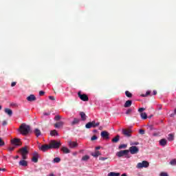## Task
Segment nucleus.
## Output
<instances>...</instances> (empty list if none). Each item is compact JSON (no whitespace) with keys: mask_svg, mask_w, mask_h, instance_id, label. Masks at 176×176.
I'll use <instances>...</instances> for the list:
<instances>
[{"mask_svg":"<svg viewBox=\"0 0 176 176\" xmlns=\"http://www.w3.org/2000/svg\"><path fill=\"white\" fill-rule=\"evenodd\" d=\"M19 131L22 134V135H28V134H30L31 131V126L30 125H27L25 123H23L19 126Z\"/></svg>","mask_w":176,"mask_h":176,"instance_id":"nucleus-1","label":"nucleus"},{"mask_svg":"<svg viewBox=\"0 0 176 176\" xmlns=\"http://www.w3.org/2000/svg\"><path fill=\"white\" fill-rule=\"evenodd\" d=\"M61 146V142H57L56 140H52L50 142V146L51 149H58L60 146Z\"/></svg>","mask_w":176,"mask_h":176,"instance_id":"nucleus-2","label":"nucleus"},{"mask_svg":"<svg viewBox=\"0 0 176 176\" xmlns=\"http://www.w3.org/2000/svg\"><path fill=\"white\" fill-rule=\"evenodd\" d=\"M19 152L21 154L22 159H23V160H25L28 157L27 155H28V150H27V146L20 148Z\"/></svg>","mask_w":176,"mask_h":176,"instance_id":"nucleus-3","label":"nucleus"},{"mask_svg":"<svg viewBox=\"0 0 176 176\" xmlns=\"http://www.w3.org/2000/svg\"><path fill=\"white\" fill-rule=\"evenodd\" d=\"M98 126H100V122H96L95 120L89 122L85 124L86 129H91V127L95 129V127H98Z\"/></svg>","mask_w":176,"mask_h":176,"instance_id":"nucleus-4","label":"nucleus"},{"mask_svg":"<svg viewBox=\"0 0 176 176\" xmlns=\"http://www.w3.org/2000/svg\"><path fill=\"white\" fill-rule=\"evenodd\" d=\"M116 155L118 157H123V156H125V157H126L127 159L130 157V156H129V150L118 151Z\"/></svg>","mask_w":176,"mask_h":176,"instance_id":"nucleus-5","label":"nucleus"},{"mask_svg":"<svg viewBox=\"0 0 176 176\" xmlns=\"http://www.w3.org/2000/svg\"><path fill=\"white\" fill-rule=\"evenodd\" d=\"M136 167L138 168H147V167H149V162L148 161H143L142 162L138 163Z\"/></svg>","mask_w":176,"mask_h":176,"instance_id":"nucleus-6","label":"nucleus"},{"mask_svg":"<svg viewBox=\"0 0 176 176\" xmlns=\"http://www.w3.org/2000/svg\"><path fill=\"white\" fill-rule=\"evenodd\" d=\"M129 152L131 155H137V153L140 152V148L135 146H132L129 149Z\"/></svg>","mask_w":176,"mask_h":176,"instance_id":"nucleus-7","label":"nucleus"},{"mask_svg":"<svg viewBox=\"0 0 176 176\" xmlns=\"http://www.w3.org/2000/svg\"><path fill=\"white\" fill-rule=\"evenodd\" d=\"M11 144L15 146H21V140L19 138H14L11 140Z\"/></svg>","mask_w":176,"mask_h":176,"instance_id":"nucleus-8","label":"nucleus"},{"mask_svg":"<svg viewBox=\"0 0 176 176\" xmlns=\"http://www.w3.org/2000/svg\"><path fill=\"white\" fill-rule=\"evenodd\" d=\"M38 149L42 152H47V151H49V149L52 148L50 147V144H43L40 147H38Z\"/></svg>","mask_w":176,"mask_h":176,"instance_id":"nucleus-9","label":"nucleus"},{"mask_svg":"<svg viewBox=\"0 0 176 176\" xmlns=\"http://www.w3.org/2000/svg\"><path fill=\"white\" fill-rule=\"evenodd\" d=\"M38 159L39 154L36 151H34L32 154V162H33V163H38Z\"/></svg>","mask_w":176,"mask_h":176,"instance_id":"nucleus-10","label":"nucleus"},{"mask_svg":"<svg viewBox=\"0 0 176 176\" xmlns=\"http://www.w3.org/2000/svg\"><path fill=\"white\" fill-rule=\"evenodd\" d=\"M78 96L79 97V98H80L82 100V101H89V96H87V95L83 94H82V93L80 91H79L78 93Z\"/></svg>","mask_w":176,"mask_h":176,"instance_id":"nucleus-11","label":"nucleus"},{"mask_svg":"<svg viewBox=\"0 0 176 176\" xmlns=\"http://www.w3.org/2000/svg\"><path fill=\"white\" fill-rule=\"evenodd\" d=\"M68 146L69 148H71L72 149H74V148H77L78 146V142H72V140H69L67 142Z\"/></svg>","mask_w":176,"mask_h":176,"instance_id":"nucleus-12","label":"nucleus"},{"mask_svg":"<svg viewBox=\"0 0 176 176\" xmlns=\"http://www.w3.org/2000/svg\"><path fill=\"white\" fill-rule=\"evenodd\" d=\"M101 138L104 140H109V133L106 131H103L100 133Z\"/></svg>","mask_w":176,"mask_h":176,"instance_id":"nucleus-13","label":"nucleus"},{"mask_svg":"<svg viewBox=\"0 0 176 176\" xmlns=\"http://www.w3.org/2000/svg\"><path fill=\"white\" fill-rule=\"evenodd\" d=\"M122 134L125 137H131V129H122Z\"/></svg>","mask_w":176,"mask_h":176,"instance_id":"nucleus-14","label":"nucleus"},{"mask_svg":"<svg viewBox=\"0 0 176 176\" xmlns=\"http://www.w3.org/2000/svg\"><path fill=\"white\" fill-rule=\"evenodd\" d=\"M27 100L30 102L32 101H36V97H35V95L31 94L30 96L27 97Z\"/></svg>","mask_w":176,"mask_h":176,"instance_id":"nucleus-15","label":"nucleus"},{"mask_svg":"<svg viewBox=\"0 0 176 176\" xmlns=\"http://www.w3.org/2000/svg\"><path fill=\"white\" fill-rule=\"evenodd\" d=\"M64 126V122L60 121L54 124V127L56 129H60V127H63Z\"/></svg>","mask_w":176,"mask_h":176,"instance_id":"nucleus-16","label":"nucleus"},{"mask_svg":"<svg viewBox=\"0 0 176 176\" xmlns=\"http://www.w3.org/2000/svg\"><path fill=\"white\" fill-rule=\"evenodd\" d=\"M80 122V119L74 118L73 121L71 122V126H75L76 124H79Z\"/></svg>","mask_w":176,"mask_h":176,"instance_id":"nucleus-17","label":"nucleus"},{"mask_svg":"<svg viewBox=\"0 0 176 176\" xmlns=\"http://www.w3.org/2000/svg\"><path fill=\"white\" fill-rule=\"evenodd\" d=\"M91 155L94 157H98L99 156H101V152H100L99 151H96L95 152L91 153Z\"/></svg>","mask_w":176,"mask_h":176,"instance_id":"nucleus-18","label":"nucleus"},{"mask_svg":"<svg viewBox=\"0 0 176 176\" xmlns=\"http://www.w3.org/2000/svg\"><path fill=\"white\" fill-rule=\"evenodd\" d=\"M160 145H161V146H166L167 145V140L161 139L160 140Z\"/></svg>","mask_w":176,"mask_h":176,"instance_id":"nucleus-19","label":"nucleus"},{"mask_svg":"<svg viewBox=\"0 0 176 176\" xmlns=\"http://www.w3.org/2000/svg\"><path fill=\"white\" fill-rule=\"evenodd\" d=\"M19 166H23V167H27V166H28V163L27 162V161L24 160V159H23L22 160H21L19 162Z\"/></svg>","mask_w":176,"mask_h":176,"instance_id":"nucleus-20","label":"nucleus"},{"mask_svg":"<svg viewBox=\"0 0 176 176\" xmlns=\"http://www.w3.org/2000/svg\"><path fill=\"white\" fill-rule=\"evenodd\" d=\"M131 104H133V101H131V100H127V101L125 102L124 107V108H130V107H131Z\"/></svg>","mask_w":176,"mask_h":176,"instance_id":"nucleus-21","label":"nucleus"},{"mask_svg":"<svg viewBox=\"0 0 176 176\" xmlns=\"http://www.w3.org/2000/svg\"><path fill=\"white\" fill-rule=\"evenodd\" d=\"M60 151L63 152V153H70L71 151L69 150L68 148L63 146L60 148Z\"/></svg>","mask_w":176,"mask_h":176,"instance_id":"nucleus-22","label":"nucleus"},{"mask_svg":"<svg viewBox=\"0 0 176 176\" xmlns=\"http://www.w3.org/2000/svg\"><path fill=\"white\" fill-rule=\"evenodd\" d=\"M5 112L8 116H12V115H13V111L10 109H5Z\"/></svg>","mask_w":176,"mask_h":176,"instance_id":"nucleus-23","label":"nucleus"},{"mask_svg":"<svg viewBox=\"0 0 176 176\" xmlns=\"http://www.w3.org/2000/svg\"><path fill=\"white\" fill-rule=\"evenodd\" d=\"M34 134H35L36 137H39V135H42V132H41V130H39L38 129H35Z\"/></svg>","mask_w":176,"mask_h":176,"instance_id":"nucleus-24","label":"nucleus"},{"mask_svg":"<svg viewBox=\"0 0 176 176\" xmlns=\"http://www.w3.org/2000/svg\"><path fill=\"white\" fill-rule=\"evenodd\" d=\"M80 116L81 117L82 120L83 121L86 120L87 116H86V113H85V112H80Z\"/></svg>","mask_w":176,"mask_h":176,"instance_id":"nucleus-25","label":"nucleus"},{"mask_svg":"<svg viewBox=\"0 0 176 176\" xmlns=\"http://www.w3.org/2000/svg\"><path fill=\"white\" fill-rule=\"evenodd\" d=\"M119 140H120V136L119 135H117L116 137H115L114 138H113L111 140L112 142H119Z\"/></svg>","mask_w":176,"mask_h":176,"instance_id":"nucleus-26","label":"nucleus"},{"mask_svg":"<svg viewBox=\"0 0 176 176\" xmlns=\"http://www.w3.org/2000/svg\"><path fill=\"white\" fill-rule=\"evenodd\" d=\"M107 175L108 176H120V173H115V172H110Z\"/></svg>","mask_w":176,"mask_h":176,"instance_id":"nucleus-27","label":"nucleus"},{"mask_svg":"<svg viewBox=\"0 0 176 176\" xmlns=\"http://www.w3.org/2000/svg\"><path fill=\"white\" fill-rule=\"evenodd\" d=\"M140 116L144 120H145V119H148V115H146V113H141Z\"/></svg>","mask_w":176,"mask_h":176,"instance_id":"nucleus-28","label":"nucleus"},{"mask_svg":"<svg viewBox=\"0 0 176 176\" xmlns=\"http://www.w3.org/2000/svg\"><path fill=\"white\" fill-rule=\"evenodd\" d=\"M50 135H52V137L54 135H58V133H57V131H56L54 129V130L51 131Z\"/></svg>","mask_w":176,"mask_h":176,"instance_id":"nucleus-29","label":"nucleus"},{"mask_svg":"<svg viewBox=\"0 0 176 176\" xmlns=\"http://www.w3.org/2000/svg\"><path fill=\"white\" fill-rule=\"evenodd\" d=\"M125 96H126V97H128L129 98H131V97H133V94L129 91H125Z\"/></svg>","mask_w":176,"mask_h":176,"instance_id":"nucleus-30","label":"nucleus"},{"mask_svg":"<svg viewBox=\"0 0 176 176\" xmlns=\"http://www.w3.org/2000/svg\"><path fill=\"white\" fill-rule=\"evenodd\" d=\"M168 140L169 141H174V135L173 134H168Z\"/></svg>","mask_w":176,"mask_h":176,"instance_id":"nucleus-31","label":"nucleus"},{"mask_svg":"<svg viewBox=\"0 0 176 176\" xmlns=\"http://www.w3.org/2000/svg\"><path fill=\"white\" fill-rule=\"evenodd\" d=\"M61 162V158L60 157H55L53 160V163H60Z\"/></svg>","mask_w":176,"mask_h":176,"instance_id":"nucleus-32","label":"nucleus"},{"mask_svg":"<svg viewBox=\"0 0 176 176\" xmlns=\"http://www.w3.org/2000/svg\"><path fill=\"white\" fill-rule=\"evenodd\" d=\"M63 119V117L60 115H56L55 117H54V120H56V122H58V120Z\"/></svg>","mask_w":176,"mask_h":176,"instance_id":"nucleus-33","label":"nucleus"},{"mask_svg":"<svg viewBox=\"0 0 176 176\" xmlns=\"http://www.w3.org/2000/svg\"><path fill=\"white\" fill-rule=\"evenodd\" d=\"M89 159H90V156L89 155H84L82 157V160L83 162H87V160H89Z\"/></svg>","mask_w":176,"mask_h":176,"instance_id":"nucleus-34","label":"nucleus"},{"mask_svg":"<svg viewBox=\"0 0 176 176\" xmlns=\"http://www.w3.org/2000/svg\"><path fill=\"white\" fill-rule=\"evenodd\" d=\"M127 148V144H120L118 146V149H126Z\"/></svg>","mask_w":176,"mask_h":176,"instance_id":"nucleus-35","label":"nucleus"},{"mask_svg":"<svg viewBox=\"0 0 176 176\" xmlns=\"http://www.w3.org/2000/svg\"><path fill=\"white\" fill-rule=\"evenodd\" d=\"M170 164H171V166H176V160L173 159L170 162Z\"/></svg>","mask_w":176,"mask_h":176,"instance_id":"nucleus-36","label":"nucleus"},{"mask_svg":"<svg viewBox=\"0 0 176 176\" xmlns=\"http://www.w3.org/2000/svg\"><path fill=\"white\" fill-rule=\"evenodd\" d=\"M5 145V142L3 141V140H2L1 138H0V146H4Z\"/></svg>","mask_w":176,"mask_h":176,"instance_id":"nucleus-37","label":"nucleus"},{"mask_svg":"<svg viewBox=\"0 0 176 176\" xmlns=\"http://www.w3.org/2000/svg\"><path fill=\"white\" fill-rule=\"evenodd\" d=\"M107 159H108V157H99V160H102V162H104V160H107Z\"/></svg>","mask_w":176,"mask_h":176,"instance_id":"nucleus-38","label":"nucleus"},{"mask_svg":"<svg viewBox=\"0 0 176 176\" xmlns=\"http://www.w3.org/2000/svg\"><path fill=\"white\" fill-rule=\"evenodd\" d=\"M151 94V91H147L146 95H142V97H146V96H149Z\"/></svg>","mask_w":176,"mask_h":176,"instance_id":"nucleus-39","label":"nucleus"},{"mask_svg":"<svg viewBox=\"0 0 176 176\" xmlns=\"http://www.w3.org/2000/svg\"><path fill=\"white\" fill-rule=\"evenodd\" d=\"M131 109H129L126 111V115H130V113H131Z\"/></svg>","mask_w":176,"mask_h":176,"instance_id":"nucleus-40","label":"nucleus"},{"mask_svg":"<svg viewBox=\"0 0 176 176\" xmlns=\"http://www.w3.org/2000/svg\"><path fill=\"white\" fill-rule=\"evenodd\" d=\"M145 109V108L144 107H142V108H140L138 109V112H140V113H142L143 111Z\"/></svg>","mask_w":176,"mask_h":176,"instance_id":"nucleus-41","label":"nucleus"},{"mask_svg":"<svg viewBox=\"0 0 176 176\" xmlns=\"http://www.w3.org/2000/svg\"><path fill=\"white\" fill-rule=\"evenodd\" d=\"M140 134L144 135L145 134V131L144 129H140L139 131Z\"/></svg>","mask_w":176,"mask_h":176,"instance_id":"nucleus-42","label":"nucleus"},{"mask_svg":"<svg viewBox=\"0 0 176 176\" xmlns=\"http://www.w3.org/2000/svg\"><path fill=\"white\" fill-rule=\"evenodd\" d=\"M160 176H168V174H167V173L162 172L160 173Z\"/></svg>","mask_w":176,"mask_h":176,"instance_id":"nucleus-43","label":"nucleus"},{"mask_svg":"<svg viewBox=\"0 0 176 176\" xmlns=\"http://www.w3.org/2000/svg\"><path fill=\"white\" fill-rule=\"evenodd\" d=\"M91 141H94V140H97V137L96 135H94L91 137Z\"/></svg>","mask_w":176,"mask_h":176,"instance_id":"nucleus-44","label":"nucleus"},{"mask_svg":"<svg viewBox=\"0 0 176 176\" xmlns=\"http://www.w3.org/2000/svg\"><path fill=\"white\" fill-rule=\"evenodd\" d=\"M8 151L9 152H12V151H14V147H9Z\"/></svg>","mask_w":176,"mask_h":176,"instance_id":"nucleus-45","label":"nucleus"},{"mask_svg":"<svg viewBox=\"0 0 176 176\" xmlns=\"http://www.w3.org/2000/svg\"><path fill=\"white\" fill-rule=\"evenodd\" d=\"M17 82H12V83H11V87H14V86H16V84Z\"/></svg>","mask_w":176,"mask_h":176,"instance_id":"nucleus-46","label":"nucleus"},{"mask_svg":"<svg viewBox=\"0 0 176 176\" xmlns=\"http://www.w3.org/2000/svg\"><path fill=\"white\" fill-rule=\"evenodd\" d=\"M49 98H50L52 101H54V100H56V98H54V96H49Z\"/></svg>","mask_w":176,"mask_h":176,"instance_id":"nucleus-47","label":"nucleus"},{"mask_svg":"<svg viewBox=\"0 0 176 176\" xmlns=\"http://www.w3.org/2000/svg\"><path fill=\"white\" fill-rule=\"evenodd\" d=\"M44 94H45V91H39V96H43Z\"/></svg>","mask_w":176,"mask_h":176,"instance_id":"nucleus-48","label":"nucleus"},{"mask_svg":"<svg viewBox=\"0 0 176 176\" xmlns=\"http://www.w3.org/2000/svg\"><path fill=\"white\" fill-rule=\"evenodd\" d=\"M44 116H49L50 115V112L43 113Z\"/></svg>","mask_w":176,"mask_h":176,"instance_id":"nucleus-49","label":"nucleus"},{"mask_svg":"<svg viewBox=\"0 0 176 176\" xmlns=\"http://www.w3.org/2000/svg\"><path fill=\"white\" fill-rule=\"evenodd\" d=\"M131 145H140V142H135L132 143Z\"/></svg>","mask_w":176,"mask_h":176,"instance_id":"nucleus-50","label":"nucleus"},{"mask_svg":"<svg viewBox=\"0 0 176 176\" xmlns=\"http://www.w3.org/2000/svg\"><path fill=\"white\" fill-rule=\"evenodd\" d=\"M3 126H6V124H8V122H6V120L3 121L2 123Z\"/></svg>","mask_w":176,"mask_h":176,"instance_id":"nucleus-51","label":"nucleus"},{"mask_svg":"<svg viewBox=\"0 0 176 176\" xmlns=\"http://www.w3.org/2000/svg\"><path fill=\"white\" fill-rule=\"evenodd\" d=\"M0 171H6V168H0Z\"/></svg>","mask_w":176,"mask_h":176,"instance_id":"nucleus-52","label":"nucleus"},{"mask_svg":"<svg viewBox=\"0 0 176 176\" xmlns=\"http://www.w3.org/2000/svg\"><path fill=\"white\" fill-rule=\"evenodd\" d=\"M98 149H101V147H100V146H97V147H96V151H98Z\"/></svg>","mask_w":176,"mask_h":176,"instance_id":"nucleus-53","label":"nucleus"},{"mask_svg":"<svg viewBox=\"0 0 176 176\" xmlns=\"http://www.w3.org/2000/svg\"><path fill=\"white\" fill-rule=\"evenodd\" d=\"M156 94H157V91H153V95H154V96H156Z\"/></svg>","mask_w":176,"mask_h":176,"instance_id":"nucleus-54","label":"nucleus"},{"mask_svg":"<svg viewBox=\"0 0 176 176\" xmlns=\"http://www.w3.org/2000/svg\"><path fill=\"white\" fill-rule=\"evenodd\" d=\"M121 176H127V174L124 173V174H122Z\"/></svg>","mask_w":176,"mask_h":176,"instance_id":"nucleus-55","label":"nucleus"},{"mask_svg":"<svg viewBox=\"0 0 176 176\" xmlns=\"http://www.w3.org/2000/svg\"><path fill=\"white\" fill-rule=\"evenodd\" d=\"M170 118H173V116H174V114L172 113L170 115Z\"/></svg>","mask_w":176,"mask_h":176,"instance_id":"nucleus-56","label":"nucleus"},{"mask_svg":"<svg viewBox=\"0 0 176 176\" xmlns=\"http://www.w3.org/2000/svg\"><path fill=\"white\" fill-rule=\"evenodd\" d=\"M15 159H19V155L15 156Z\"/></svg>","mask_w":176,"mask_h":176,"instance_id":"nucleus-57","label":"nucleus"},{"mask_svg":"<svg viewBox=\"0 0 176 176\" xmlns=\"http://www.w3.org/2000/svg\"><path fill=\"white\" fill-rule=\"evenodd\" d=\"M50 176H54V174L51 173V174L50 175Z\"/></svg>","mask_w":176,"mask_h":176,"instance_id":"nucleus-58","label":"nucleus"},{"mask_svg":"<svg viewBox=\"0 0 176 176\" xmlns=\"http://www.w3.org/2000/svg\"><path fill=\"white\" fill-rule=\"evenodd\" d=\"M99 130H102V126H100V127L99 128Z\"/></svg>","mask_w":176,"mask_h":176,"instance_id":"nucleus-59","label":"nucleus"},{"mask_svg":"<svg viewBox=\"0 0 176 176\" xmlns=\"http://www.w3.org/2000/svg\"><path fill=\"white\" fill-rule=\"evenodd\" d=\"M2 109V106L0 105V111Z\"/></svg>","mask_w":176,"mask_h":176,"instance_id":"nucleus-60","label":"nucleus"},{"mask_svg":"<svg viewBox=\"0 0 176 176\" xmlns=\"http://www.w3.org/2000/svg\"><path fill=\"white\" fill-rule=\"evenodd\" d=\"M148 118H152V116H150V117H148Z\"/></svg>","mask_w":176,"mask_h":176,"instance_id":"nucleus-61","label":"nucleus"}]
</instances>
